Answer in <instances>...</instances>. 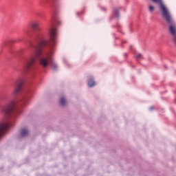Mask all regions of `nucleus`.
Here are the masks:
<instances>
[{
	"label": "nucleus",
	"mask_w": 176,
	"mask_h": 176,
	"mask_svg": "<svg viewBox=\"0 0 176 176\" xmlns=\"http://www.w3.org/2000/svg\"><path fill=\"white\" fill-rule=\"evenodd\" d=\"M20 134H21V137H27V135L30 134V132L27 129L24 128L21 131Z\"/></svg>",
	"instance_id": "nucleus-8"
},
{
	"label": "nucleus",
	"mask_w": 176,
	"mask_h": 176,
	"mask_svg": "<svg viewBox=\"0 0 176 176\" xmlns=\"http://www.w3.org/2000/svg\"><path fill=\"white\" fill-rule=\"evenodd\" d=\"M50 39L48 41L46 40H41L39 43L41 46H45L46 45H50V48L49 52L46 54L45 57L41 58L40 60V64L42 67H47L48 64L51 65V67L54 71L57 69V65L56 63L53 61V56L54 55V52L56 50L54 49V46H56V37L57 36V28L56 27L52 26L50 30Z\"/></svg>",
	"instance_id": "nucleus-1"
},
{
	"label": "nucleus",
	"mask_w": 176,
	"mask_h": 176,
	"mask_svg": "<svg viewBox=\"0 0 176 176\" xmlns=\"http://www.w3.org/2000/svg\"><path fill=\"white\" fill-rule=\"evenodd\" d=\"M148 10L150 12H153V10H155V7H153V6H150L148 8Z\"/></svg>",
	"instance_id": "nucleus-12"
},
{
	"label": "nucleus",
	"mask_w": 176,
	"mask_h": 176,
	"mask_svg": "<svg viewBox=\"0 0 176 176\" xmlns=\"http://www.w3.org/2000/svg\"><path fill=\"white\" fill-rule=\"evenodd\" d=\"M115 13H116V17H118V16H119V12H118V10H115Z\"/></svg>",
	"instance_id": "nucleus-13"
},
{
	"label": "nucleus",
	"mask_w": 176,
	"mask_h": 176,
	"mask_svg": "<svg viewBox=\"0 0 176 176\" xmlns=\"http://www.w3.org/2000/svg\"><path fill=\"white\" fill-rule=\"evenodd\" d=\"M3 45H6V41L3 42Z\"/></svg>",
	"instance_id": "nucleus-14"
},
{
	"label": "nucleus",
	"mask_w": 176,
	"mask_h": 176,
	"mask_svg": "<svg viewBox=\"0 0 176 176\" xmlns=\"http://www.w3.org/2000/svg\"><path fill=\"white\" fill-rule=\"evenodd\" d=\"M60 103L63 106H64V105H65V104H67V100H65V98L64 97L60 98Z\"/></svg>",
	"instance_id": "nucleus-10"
},
{
	"label": "nucleus",
	"mask_w": 176,
	"mask_h": 176,
	"mask_svg": "<svg viewBox=\"0 0 176 176\" xmlns=\"http://www.w3.org/2000/svg\"><path fill=\"white\" fill-rule=\"evenodd\" d=\"M155 3H159L161 9V12L162 14L163 19L169 24V32L173 36V41L175 43H176V25L175 22H174V19H173V16L168 11V9L164 3H163V1L162 0H151Z\"/></svg>",
	"instance_id": "nucleus-2"
},
{
	"label": "nucleus",
	"mask_w": 176,
	"mask_h": 176,
	"mask_svg": "<svg viewBox=\"0 0 176 176\" xmlns=\"http://www.w3.org/2000/svg\"><path fill=\"white\" fill-rule=\"evenodd\" d=\"M13 109H14V100H10L6 104L1 111L6 116H10L13 113Z\"/></svg>",
	"instance_id": "nucleus-4"
},
{
	"label": "nucleus",
	"mask_w": 176,
	"mask_h": 176,
	"mask_svg": "<svg viewBox=\"0 0 176 176\" xmlns=\"http://www.w3.org/2000/svg\"><path fill=\"white\" fill-rule=\"evenodd\" d=\"M135 57H136V59L141 60V58H142V54H136Z\"/></svg>",
	"instance_id": "nucleus-11"
},
{
	"label": "nucleus",
	"mask_w": 176,
	"mask_h": 176,
	"mask_svg": "<svg viewBox=\"0 0 176 176\" xmlns=\"http://www.w3.org/2000/svg\"><path fill=\"white\" fill-rule=\"evenodd\" d=\"M30 50L32 52V54L30 57V59L26 61L23 65V69H25V71H28L32 68V66L34 64H35L36 58H41V56H42V52H43L42 47H41L38 45H32L30 47Z\"/></svg>",
	"instance_id": "nucleus-3"
},
{
	"label": "nucleus",
	"mask_w": 176,
	"mask_h": 176,
	"mask_svg": "<svg viewBox=\"0 0 176 176\" xmlns=\"http://www.w3.org/2000/svg\"><path fill=\"white\" fill-rule=\"evenodd\" d=\"M31 27L34 31H39V22L38 21L32 22Z\"/></svg>",
	"instance_id": "nucleus-7"
},
{
	"label": "nucleus",
	"mask_w": 176,
	"mask_h": 176,
	"mask_svg": "<svg viewBox=\"0 0 176 176\" xmlns=\"http://www.w3.org/2000/svg\"><path fill=\"white\" fill-rule=\"evenodd\" d=\"M12 126L10 121H5L0 123V138L8 131L9 127Z\"/></svg>",
	"instance_id": "nucleus-5"
},
{
	"label": "nucleus",
	"mask_w": 176,
	"mask_h": 176,
	"mask_svg": "<svg viewBox=\"0 0 176 176\" xmlns=\"http://www.w3.org/2000/svg\"><path fill=\"white\" fill-rule=\"evenodd\" d=\"M88 86L89 87H94V86H96V82H94V80H93V79H89L88 80Z\"/></svg>",
	"instance_id": "nucleus-9"
},
{
	"label": "nucleus",
	"mask_w": 176,
	"mask_h": 176,
	"mask_svg": "<svg viewBox=\"0 0 176 176\" xmlns=\"http://www.w3.org/2000/svg\"><path fill=\"white\" fill-rule=\"evenodd\" d=\"M23 89V83L22 82H19L16 85V87L15 89L13 91V95L16 96L19 94V93H21V89Z\"/></svg>",
	"instance_id": "nucleus-6"
}]
</instances>
